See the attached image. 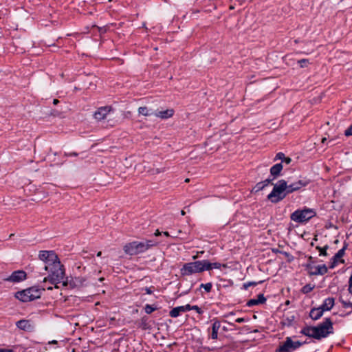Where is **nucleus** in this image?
<instances>
[{
	"label": "nucleus",
	"instance_id": "nucleus-1",
	"mask_svg": "<svg viewBox=\"0 0 352 352\" xmlns=\"http://www.w3.org/2000/svg\"><path fill=\"white\" fill-rule=\"evenodd\" d=\"M45 270L49 272L47 277L44 278L43 282L49 281L51 284L55 285L56 288H58V283H63V286L68 285V278L65 280V269L64 266L61 264L59 258L54 261V263L49 265H45Z\"/></svg>",
	"mask_w": 352,
	"mask_h": 352
},
{
	"label": "nucleus",
	"instance_id": "nucleus-2",
	"mask_svg": "<svg viewBox=\"0 0 352 352\" xmlns=\"http://www.w3.org/2000/svg\"><path fill=\"white\" fill-rule=\"evenodd\" d=\"M157 244V242L153 240H146L144 241H133L126 243L123 247L124 252L130 256L137 255L143 253L151 247Z\"/></svg>",
	"mask_w": 352,
	"mask_h": 352
},
{
	"label": "nucleus",
	"instance_id": "nucleus-3",
	"mask_svg": "<svg viewBox=\"0 0 352 352\" xmlns=\"http://www.w3.org/2000/svg\"><path fill=\"white\" fill-rule=\"evenodd\" d=\"M287 182L284 179L279 180L274 186L272 191L267 195V199L272 203H278L287 195Z\"/></svg>",
	"mask_w": 352,
	"mask_h": 352
},
{
	"label": "nucleus",
	"instance_id": "nucleus-4",
	"mask_svg": "<svg viewBox=\"0 0 352 352\" xmlns=\"http://www.w3.org/2000/svg\"><path fill=\"white\" fill-rule=\"evenodd\" d=\"M287 182L284 179L279 180L274 186L272 191L267 195V199L272 203H278L287 195Z\"/></svg>",
	"mask_w": 352,
	"mask_h": 352
},
{
	"label": "nucleus",
	"instance_id": "nucleus-5",
	"mask_svg": "<svg viewBox=\"0 0 352 352\" xmlns=\"http://www.w3.org/2000/svg\"><path fill=\"white\" fill-rule=\"evenodd\" d=\"M45 289H40L34 286L15 293L14 296L22 302H30L41 298L42 291Z\"/></svg>",
	"mask_w": 352,
	"mask_h": 352
},
{
	"label": "nucleus",
	"instance_id": "nucleus-6",
	"mask_svg": "<svg viewBox=\"0 0 352 352\" xmlns=\"http://www.w3.org/2000/svg\"><path fill=\"white\" fill-rule=\"evenodd\" d=\"M333 322L330 318H326L324 320L314 326L315 339L320 340L322 338H327L329 335L333 333Z\"/></svg>",
	"mask_w": 352,
	"mask_h": 352
},
{
	"label": "nucleus",
	"instance_id": "nucleus-7",
	"mask_svg": "<svg viewBox=\"0 0 352 352\" xmlns=\"http://www.w3.org/2000/svg\"><path fill=\"white\" fill-rule=\"evenodd\" d=\"M205 265L204 260L195 262L188 263L184 265L181 269V273L184 276H188L195 273H200L206 270L207 267Z\"/></svg>",
	"mask_w": 352,
	"mask_h": 352
},
{
	"label": "nucleus",
	"instance_id": "nucleus-8",
	"mask_svg": "<svg viewBox=\"0 0 352 352\" xmlns=\"http://www.w3.org/2000/svg\"><path fill=\"white\" fill-rule=\"evenodd\" d=\"M316 215V212L313 209L304 208L302 210H296L290 215V219L299 223L308 221L309 219Z\"/></svg>",
	"mask_w": 352,
	"mask_h": 352
},
{
	"label": "nucleus",
	"instance_id": "nucleus-9",
	"mask_svg": "<svg viewBox=\"0 0 352 352\" xmlns=\"http://www.w3.org/2000/svg\"><path fill=\"white\" fill-rule=\"evenodd\" d=\"M306 342L293 341L291 337H287L276 349L275 352H293L302 346Z\"/></svg>",
	"mask_w": 352,
	"mask_h": 352
},
{
	"label": "nucleus",
	"instance_id": "nucleus-10",
	"mask_svg": "<svg viewBox=\"0 0 352 352\" xmlns=\"http://www.w3.org/2000/svg\"><path fill=\"white\" fill-rule=\"evenodd\" d=\"M305 267L310 276L324 275L328 271L327 267L324 264L314 266L311 263H307Z\"/></svg>",
	"mask_w": 352,
	"mask_h": 352
},
{
	"label": "nucleus",
	"instance_id": "nucleus-11",
	"mask_svg": "<svg viewBox=\"0 0 352 352\" xmlns=\"http://www.w3.org/2000/svg\"><path fill=\"white\" fill-rule=\"evenodd\" d=\"M38 258L45 263V265H49L57 261L58 257L53 251L43 250L39 252Z\"/></svg>",
	"mask_w": 352,
	"mask_h": 352
},
{
	"label": "nucleus",
	"instance_id": "nucleus-12",
	"mask_svg": "<svg viewBox=\"0 0 352 352\" xmlns=\"http://www.w3.org/2000/svg\"><path fill=\"white\" fill-rule=\"evenodd\" d=\"M27 274L23 270L13 272L10 276L4 278L5 281L11 283H19L26 279Z\"/></svg>",
	"mask_w": 352,
	"mask_h": 352
},
{
	"label": "nucleus",
	"instance_id": "nucleus-13",
	"mask_svg": "<svg viewBox=\"0 0 352 352\" xmlns=\"http://www.w3.org/2000/svg\"><path fill=\"white\" fill-rule=\"evenodd\" d=\"M309 184V180L305 178L299 179L297 182H295L294 183H292L290 184H287V193H292L294 191H297L300 189H301L302 187L306 186Z\"/></svg>",
	"mask_w": 352,
	"mask_h": 352
},
{
	"label": "nucleus",
	"instance_id": "nucleus-14",
	"mask_svg": "<svg viewBox=\"0 0 352 352\" xmlns=\"http://www.w3.org/2000/svg\"><path fill=\"white\" fill-rule=\"evenodd\" d=\"M87 285V279L85 277L78 276L68 280V285L72 288L84 287Z\"/></svg>",
	"mask_w": 352,
	"mask_h": 352
},
{
	"label": "nucleus",
	"instance_id": "nucleus-15",
	"mask_svg": "<svg viewBox=\"0 0 352 352\" xmlns=\"http://www.w3.org/2000/svg\"><path fill=\"white\" fill-rule=\"evenodd\" d=\"M111 109V108L108 106L100 107L94 113V116L97 120H102L106 118Z\"/></svg>",
	"mask_w": 352,
	"mask_h": 352
},
{
	"label": "nucleus",
	"instance_id": "nucleus-16",
	"mask_svg": "<svg viewBox=\"0 0 352 352\" xmlns=\"http://www.w3.org/2000/svg\"><path fill=\"white\" fill-rule=\"evenodd\" d=\"M283 168L282 163H278L274 165L270 168V175L272 176V179H276L280 175Z\"/></svg>",
	"mask_w": 352,
	"mask_h": 352
},
{
	"label": "nucleus",
	"instance_id": "nucleus-17",
	"mask_svg": "<svg viewBox=\"0 0 352 352\" xmlns=\"http://www.w3.org/2000/svg\"><path fill=\"white\" fill-rule=\"evenodd\" d=\"M265 301H266V298L264 296V295L262 294H260L258 295L256 299H250V300H249L247 302L246 305L248 307H253L254 305H260V304H263V303L265 302Z\"/></svg>",
	"mask_w": 352,
	"mask_h": 352
},
{
	"label": "nucleus",
	"instance_id": "nucleus-18",
	"mask_svg": "<svg viewBox=\"0 0 352 352\" xmlns=\"http://www.w3.org/2000/svg\"><path fill=\"white\" fill-rule=\"evenodd\" d=\"M173 114L174 110L173 109L154 112V116L161 119H167L171 118Z\"/></svg>",
	"mask_w": 352,
	"mask_h": 352
},
{
	"label": "nucleus",
	"instance_id": "nucleus-19",
	"mask_svg": "<svg viewBox=\"0 0 352 352\" xmlns=\"http://www.w3.org/2000/svg\"><path fill=\"white\" fill-rule=\"evenodd\" d=\"M213 321L210 336L212 340H217L218 338V331L221 328V322L217 319H214Z\"/></svg>",
	"mask_w": 352,
	"mask_h": 352
},
{
	"label": "nucleus",
	"instance_id": "nucleus-20",
	"mask_svg": "<svg viewBox=\"0 0 352 352\" xmlns=\"http://www.w3.org/2000/svg\"><path fill=\"white\" fill-rule=\"evenodd\" d=\"M335 304V299L332 297H329L326 298L322 305L320 306V307L322 309L323 311H330Z\"/></svg>",
	"mask_w": 352,
	"mask_h": 352
},
{
	"label": "nucleus",
	"instance_id": "nucleus-21",
	"mask_svg": "<svg viewBox=\"0 0 352 352\" xmlns=\"http://www.w3.org/2000/svg\"><path fill=\"white\" fill-rule=\"evenodd\" d=\"M323 313L324 311L320 307H314L311 309L309 316L312 320H317L322 316Z\"/></svg>",
	"mask_w": 352,
	"mask_h": 352
},
{
	"label": "nucleus",
	"instance_id": "nucleus-22",
	"mask_svg": "<svg viewBox=\"0 0 352 352\" xmlns=\"http://www.w3.org/2000/svg\"><path fill=\"white\" fill-rule=\"evenodd\" d=\"M300 333L308 336L309 338H313L315 339V331L314 326H307L302 328L300 331Z\"/></svg>",
	"mask_w": 352,
	"mask_h": 352
},
{
	"label": "nucleus",
	"instance_id": "nucleus-23",
	"mask_svg": "<svg viewBox=\"0 0 352 352\" xmlns=\"http://www.w3.org/2000/svg\"><path fill=\"white\" fill-rule=\"evenodd\" d=\"M16 325L22 330H28L31 327L30 322L27 320H20L16 322Z\"/></svg>",
	"mask_w": 352,
	"mask_h": 352
},
{
	"label": "nucleus",
	"instance_id": "nucleus-24",
	"mask_svg": "<svg viewBox=\"0 0 352 352\" xmlns=\"http://www.w3.org/2000/svg\"><path fill=\"white\" fill-rule=\"evenodd\" d=\"M138 113L144 116H150L154 115V112L151 109H148L146 107H140L138 108Z\"/></svg>",
	"mask_w": 352,
	"mask_h": 352
},
{
	"label": "nucleus",
	"instance_id": "nucleus-25",
	"mask_svg": "<svg viewBox=\"0 0 352 352\" xmlns=\"http://www.w3.org/2000/svg\"><path fill=\"white\" fill-rule=\"evenodd\" d=\"M280 160L282 162H285L287 164H289L292 162V159L288 157H285V154L282 152H279L276 155L274 160Z\"/></svg>",
	"mask_w": 352,
	"mask_h": 352
},
{
	"label": "nucleus",
	"instance_id": "nucleus-26",
	"mask_svg": "<svg viewBox=\"0 0 352 352\" xmlns=\"http://www.w3.org/2000/svg\"><path fill=\"white\" fill-rule=\"evenodd\" d=\"M183 310L182 306L176 307L170 311L169 315L172 318H177L181 312H184Z\"/></svg>",
	"mask_w": 352,
	"mask_h": 352
},
{
	"label": "nucleus",
	"instance_id": "nucleus-27",
	"mask_svg": "<svg viewBox=\"0 0 352 352\" xmlns=\"http://www.w3.org/2000/svg\"><path fill=\"white\" fill-rule=\"evenodd\" d=\"M205 265H210L206 268V270H210L212 269H219L221 267V264L219 263H210L208 260H204Z\"/></svg>",
	"mask_w": 352,
	"mask_h": 352
},
{
	"label": "nucleus",
	"instance_id": "nucleus-28",
	"mask_svg": "<svg viewBox=\"0 0 352 352\" xmlns=\"http://www.w3.org/2000/svg\"><path fill=\"white\" fill-rule=\"evenodd\" d=\"M346 246H347V245H346V244H345V245H344V247H343L342 249H340V250H339V251H338V252L335 254V256L333 257L332 260H338V259L341 258L344 256V251H345V250H346Z\"/></svg>",
	"mask_w": 352,
	"mask_h": 352
},
{
	"label": "nucleus",
	"instance_id": "nucleus-29",
	"mask_svg": "<svg viewBox=\"0 0 352 352\" xmlns=\"http://www.w3.org/2000/svg\"><path fill=\"white\" fill-rule=\"evenodd\" d=\"M315 287V285H312L311 284H307L304 287H302L301 292L303 294H308L311 292Z\"/></svg>",
	"mask_w": 352,
	"mask_h": 352
},
{
	"label": "nucleus",
	"instance_id": "nucleus-30",
	"mask_svg": "<svg viewBox=\"0 0 352 352\" xmlns=\"http://www.w3.org/2000/svg\"><path fill=\"white\" fill-rule=\"evenodd\" d=\"M329 248V246L326 245L324 247L321 248L320 246H317L316 249L320 252V256H327V250Z\"/></svg>",
	"mask_w": 352,
	"mask_h": 352
},
{
	"label": "nucleus",
	"instance_id": "nucleus-31",
	"mask_svg": "<svg viewBox=\"0 0 352 352\" xmlns=\"http://www.w3.org/2000/svg\"><path fill=\"white\" fill-rule=\"evenodd\" d=\"M212 287V284L211 283H208L206 284L202 283L200 285V288L204 289V290L206 292H210Z\"/></svg>",
	"mask_w": 352,
	"mask_h": 352
},
{
	"label": "nucleus",
	"instance_id": "nucleus-32",
	"mask_svg": "<svg viewBox=\"0 0 352 352\" xmlns=\"http://www.w3.org/2000/svg\"><path fill=\"white\" fill-rule=\"evenodd\" d=\"M156 309H157V307H153L152 305H148V304L146 305L144 307L145 312L147 314H151L152 312H153Z\"/></svg>",
	"mask_w": 352,
	"mask_h": 352
},
{
	"label": "nucleus",
	"instance_id": "nucleus-33",
	"mask_svg": "<svg viewBox=\"0 0 352 352\" xmlns=\"http://www.w3.org/2000/svg\"><path fill=\"white\" fill-rule=\"evenodd\" d=\"M262 283H263V280H261V281H259L258 283L257 282H253V281L252 282H248V283H245L243 284V288L245 289H247L250 286H256L257 284Z\"/></svg>",
	"mask_w": 352,
	"mask_h": 352
},
{
	"label": "nucleus",
	"instance_id": "nucleus-34",
	"mask_svg": "<svg viewBox=\"0 0 352 352\" xmlns=\"http://www.w3.org/2000/svg\"><path fill=\"white\" fill-rule=\"evenodd\" d=\"M166 170L165 168H153L150 170V173L151 175H155L159 174L160 173H164Z\"/></svg>",
	"mask_w": 352,
	"mask_h": 352
},
{
	"label": "nucleus",
	"instance_id": "nucleus-35",
	"mask_svg": "<svg viewBox=\"0 0 352 352\" xmlns=\"http://www.w3.org/2000/svg\"><path fill=\"white\" fill-rule=\"evenodd\" d=\"M147 319L148 318L146 316L141 318V327L143 329H146L148 328Z\"/></svg>",
	"mask_w": 352,
	"mask_h": 352
},
{
	"label": "nucleus",
	"instance_id": "nucleus-36",
	"mask_svg": "<svg viewBox=\"0 0 352 352\" xmlns=\"http://www.w3.org/2000/svg\"><path fill=\"white\" fill-rule=\"evenodd\" d=\"M298 63L300 65V67H305L308 65L309 61L308 59H301L299 60Z\"/></svg>",
	"mask_w": 352,
	"mask_h": 352
},
{
	"label": "nucleus",
	"instance_id": "nucleus-37",
	"mask_svg": "<svg viewBox=\"0 0 352 352\" xmlns=\"http://www.w3.org/2000/svg\"><path fill=\"white\" fill-rule=\"evenodd\" d=\"M340 301L342 304L343 307H344V308H348V307L352 308V302H351L349 301H345V300H342V298H340Z\"/></svg>",
	"mask_w": 352,
	"mask_h": 352
},
{
	"label": "nucleus",
	"instance_id": "nucleus-38",
	"mask_svg": "<svg viewBox=\"0 0 352 352\" xmlns=\"http://www.w3.org/2000/svg\"><path fill=\"white\" fill-rule=\"evenodd\" d=\"M256 192L262 190L264 189L263 184L261 182H258L256 184V186L254 188Z\"/></svg>",
	"mask_w": 352,
	"mask_h": 352
},
{
	"label": "nucleus",
	"instance_id": "nucleus-39",
	"mask_svg": "<svg viewBox=\"0 0 352 352\" xmlns=\"http://www.w3.org/2000/svg\"><path fill=\"white\" fill-rule=\"evenodd\" d=\"M344 135L347 137L352 135V124L345 130Z\"/></svg>",
	"mask_w": 352,
	"mask_h": 352
},
{
	"label": "nucleus",
	"instance_id": "nucleus-40",
	"mask_svg": "<svg viewBox=\"0 0 352 352\" xmlns=\"http://www.w3.org/2000/svg\"><path fill=\"white\" fill-rule=\"evenodd\" d=\"M192 310L196 311L199 314H203L202 309L200 307H199L197 305H192Z\"/></svg>",
	"mask_w": 352,
	"mask_h": 352
},
{
	"label": "nucleus",
	"instance_id": "nucleus-41",
	"mask_svg": "<svg viewBox=\"0 0 352 352\" xmlns=\"http://www.w3.org/2000/svg\"><path fill=\"white\" fill-rule=\"evenodd\" d=\"M273 180H274V179H272H272L268 178V179H265V180H264V181H263V182H261L263 184V186H264V188H265V186H267L269 184H270Z\"/></svg>",
	"mask_w": 352,
	"mask_h": 352
},
{
	"label": "nucleus",
	"instance_id": "nucleus-42",
	"mask_svg": "<svg viewBox=\"0 0 352 352\" xmlns=\"http://www.w3.org/2000/svg\"><path fill=\"white\" fill-rule=\"evenodd\" d=\"M273 180H274V179H272H272L268 178V179H265V180H264V181H263V182H261L263 184V186H264V188H265V186H267L269 184H270Z\"/></svg>",
	"mask_w": 352,
	"mask_h": 352
},
{
	"label": "nucleus",
	"instance_id": "nucleus-43",
	"mask_svg": "<svg viewBox=\"0 0 352 352\" xmlns=\"http://www.w3.org/2000/svg\"><path fill=\"white\" fill-rule=\"evenodd\" d=\"M182 308L184 309V311H190V310H192V306L190 305H184V306H182Z\"/></svg>",
	"mask_w": 352,
	"mask_h": 352
},
{
	"label": "nucleus",
	"instance_id": "nucleus-44",
	"mask_svg": "<svg viewBox=\"0 0 352 352\" xmlns=\"http://www.w3.org/2000/svg\"><path fill=\"white\" fill-rule=\"evenodd\" d=\"M65 155L69 156V157H71V156L76 157L78 155V154L76 152H72V153H65Z\"/></svg>",
	"mask_w": 352,
	"mask_h": 352
},
{
	"label": "nucleus",
	"instance_id": "nucleus-45",
	"mask_svg": "<svg viewBox=\"0 0 352 352\" xmlns=\"http://www.w3.org/2000/svg\"><path fill=\"white\" fill-rule=\"evenodd\" d=\"M235 321L238 323H242V322L246 321V320L244 318H238L237 319H236Z\"/></svg>",
	"mask_w": 352,
	"mask_h": 352
},
{
	"label": "nucleus",
	"instance_id": "nucleus-46",
	"mask_svg": "<svg viewBox=\"0 0 352 352\" xmlns=\"http://www.w3.org/2000/svg\"><path fill=\"white\" fill-rule=\"evenodd\" d=\"M337 262H338V260H333V261L331 263L329 267L333 268L336 266Z\"/></svg>",
	"mask_w": 352,
	"mask_h": 352
},
{
	"label": "nucleus",
	"instance_id": "nucleus-47",
	"mask_svg": "<svg viewBox=\"0 0 352 352\" xmlns=\"http://www.w3.org/2000/svg\"><path fill=\"white\" fill-rule=\"evenodd\" d=\"M144 290L147 294H151L153 293L151 287H145Z\"/></svg>",
	"mask_w": 352,
	"mask_h": 352
},
{
	"label": "nucleus",
	"instance_id": "nucleus-48",
	"mask_svg": "<svg viewBox=\"0 0 352 352\" xmlns=\"http://www.w3.org/2000/svg\"><path fill=\"white\" fill-rule=\"evenodd\" d=\"M0 352H14V351L12 349H1L0 348Z\"/></svg>",
	"mask_w": 352,
	"mask_h": 352
},
{
	"label": "nucleus",
	"instance_id": "nucleus-49",
	"mask_svg": "<svg viewBox=\"0 0 352 352\" xmlns=\"http://www.w3.org/2000/svg\"><path fill=\"white\" fill-rule=\"evenodd\" d=\"M280 254H283L285 256H289L290 254L287 252H280Z\"/></svg>",
	"mask_w": 352,
	"mask_h": 352
},
{
	"label": "nucleus",
	"instance_id": "nucleus-50",
	"mask_svg": "<svg viewBox=\"0 0 352 352\" xmlns=\"http://www.w3.org/2000/svg\"><path fill=\"white\" fill-rule=\"evenodd\" d=\"M312 259H313L312 256H309L308 258L309 262L307 263H311L313 265Z\"/></svg>",
	"mask_w": 352,
	"mask_h": 352
},
{
	"label": "nucleus",
	"instance_id": "nucleus-51",
	"mask_svg": "<svg viewBox=\"0 0 352 352\" xmlns=\"http://www.w3.org/2000/svg\"><path fill=\"white\" fill-rule=\"evenodd\" d=\"M160 235H161V232L158 230H157L155 232V236H160Z\"/></svg>",
	"mask_w": 352,
	"mask_h": 352
},
{
	"label": "nucleus",
	"instance_id": "nucleus-52",
	"mask_svg": "<svg viewBox=\"0 0 352 352\" xmlns=\"http://www.w3.org/2000/svg\"><path fill=\"white\" fill-rule=\"evenodd\" d=\"M59 102V100L58 99H54L53 104H57Z\"/></svg>",
	"mask_w": 352,
	"mask_h": 352
},
{
	"label": "nucleus",
	"instance_id": "nucleus-53",
	"mask_svg": "<svg viewBox=\"0 0 352 352\" xmlns=\"http://www.w3.org/2000/svg\"><path fill=\"white\" fill-rule=\"evenodd\" d=\"M164 234L165 236H170V234H169V233L168 232H164Z\"/></svg>",
	"mask_w": 352,
	"mask_h": 352
},
{
	"label": "nucleus",
	"instance_id": "nucleus-54",
	"mask_svg": "<svg viewBox=\"0 0 352 352\" xmlns=\"http://www.w3.org/2000/svg\"><path fill=\"white\" fill-rule=\"evenodd\" d=\"M326 141H327V138H323L322 139V143H324Z\"/></svg>",
	"mask_w": 352,
	"mask_h": 352
},
{
	"label": "nucleus",
	"instance_id": "nucleus-55",
	"mask_svg": "<svg viewBox=\"0 0 352 352\" xmlns=\"http://www.w3.org/2000/svg\"><path fill=\"white\" fill-rule=\"evenodd\" d=\"M181 214H182V215H185V214H186V212H185L184 210H182L181 211Z\"/></svg>",
	"mask_w": 352,
	"mask_h": 352
},
{
	"label": "nucleus",
	"instance_id": "nucleus-56",
	"mask_svg": "<svg viewBox=\"0 0 352 352\" xmlns=\"http://www.w3.org/2000/svg\"><path fill=\"white\" fill-rule=\"evenodd\" d=\"M101 254H102V252H98L97 253V256H101Z\"/></svg>",
	"mask_w": 352,
	"mask_h": 352
},
{
	"label": "nucleus",
	"instance_id": "nucleus-57",
	"mask_svg": "<svg viewBox=\"0 0 352 352\" xmlns=\"http://www.w3.org/2000/svg\"><path fill=\"white\" fill-rule=\"evenodd\" d=\"M273 252H276V253H277V252H279V253H280V250H273Z\"/></svg>",
	"mask_w": 352,
	"mask_h": 352
},
{
	"label": "nucleus",
	"instance_id": "nucleus-58",
	"mask_svg": "<svg viewBox=\"0 0 352 352\" xmlns=\"http://www.w3.org/2000/svg\"><path fill=\"white\" fill-rule=\"evenodd\" d=\"M104 278L102 277V278H99V280H100V281H103V280H104Z\"/></svg>",
	"mask_w": 352,
	"mask_h": 352
},
{
	"label": "nucleus",
	"instance_id": "nucleus-59",
	"mask_svg": "<svg viewBox=\"0 0 352 352\" xmlns=\"http://www.w3.org/2000/svg\"><path fill=\"white\" fill-rule=\"evenodd\" d=\"M52 289H53V288H52V287H47V289H48V290H52Z\"/></svg>",
	"mask_w": 352,
	"mask_h": 352
},
{
	"label": "nucleus",
	"instance_id": "nucleus-60",
	"mask_svg": "<svg viewBox=\"0 0 352 352\" xmlns=\"http://www.w3.org/2000/svg\"><path fill=\"white\" fill-rule=\"evenodd\" d=\"M228 324H229L230 325H231V326H234V324L233 323H232V322H228Z\"/></svg>",
	"mask_w": 352,
	"mask_h": 352
},
{
	"label": "nucleus",
	"instance_id": "nucleus-61",
	"mask_svg": "<svg viewBox=\"0 0 352 352\" xmlns=\"http://www.w3.org/2000/svg\"><path fill=\"white\" fill-rule=\"evenodd\" d=\"M223 331H227V329H226L225 327H223Z\"/></svg>",
	"mask_w": 352,
	"mask_h": 352
},
{
	"label": "nucleus",
	"instance_id": "nucleus-62",
	"mask_svg": "<svg viewBox=\"0 0 352 352\" xmlns=\"http://www.w3.org/2000/svg\"><path fill=\"white\" fill-rule=\"evenodd\" d=\"M233 314H234V313H233V312H230V313L228 314V315H233Z\"/></svg>",
	"mask_w": 352,
	"mask_h": 352
},
{
	"label": "nucleus",
	"instance_id": "nucleus-63",
	"mask_svg": "<svg viewBox=\"0 0 352 352\" xmlns=\"http://www.w3.org/2000/svg\"><path fill=\"white\" fill-rule=\"evenodd\" d=\"M185 182H189V179H186L185 180Z\"/></svg>",
	"mask_w": 352,
	"mask_h": 352
},
{
	"label": "nucleus",
	"instance_id": "nucleus-64",
	"mask_svg": "<svg viewBox=\"0 0 352 352\" xmlns=\"http://www.w3.org/2000/svg\"><path fill=\"white\" fill-rule=\"evenodd\" d=\"M52 343H57L56 340L52 341Z\"/></svg>",
	"mask_w": 352,
	"mask_h": 352
}]
</instances>
